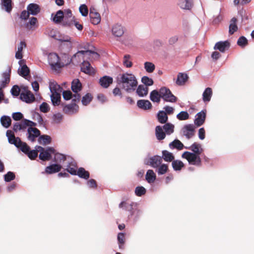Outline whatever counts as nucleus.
<instances>
[{
	"instance_id": "obj_28",
	"label": "nucleus",
	"mask_w": 254,
	"mask_h": 254,
	"mask_svg": "<svg viewBox=\"0 0 254 254\" xmlns=\"http://www.w3.org/2000/svg\"><path fill=\"white\" fill-rule=\"evenodd\" d=\"M47 31H48V35L50 37L54 38V39L59 40L61 41H64V42H69V39L68 37H67L66 39H59L58 38L59 33L58 32V31L56 30H55L54 29L48 28Z\"/></svg>"
},
{
	"instance_id": "obj_54",
	"label": "nucleus",
	"mask_w": 254,
	"mask_h": 254,
	"mask_svg": "<svg viewBox=\"0 0 254 254\" xmlns=\"http://www.w3.org/2000/svg\"><path fill=\"white\" fill-rule=\"evenodd\" d=\"M144 68L146 71L149 73H152L155 69V65L151 62H145L144 63Z\"/></svg>"
},
{
	"instance_id": "obj_52",
	"label": "nucleus",
	"mask_w": 254,
	"mask_h": 254,
	"mask_svg": "<svg viewBox=\"0 0 254 254\" xmlns=\"http://www.w3.org/2000/svg\"><path fill=\"white\" fill-rule=\"evenodd\" d=\"M75 18H64L62 25L64 27H70L73 25Z\"/></svg>"
},
{
	"instance_id": "obj_39",
	"label": "nucleus",
	"mask_w": 254,
	"mask_h": 254,
	"mask_svg": "<svg viewBox=\"0 0 254 254\" xmlns=\"http://www.w3.org/2000/svg\"><path fill=\"white\" fill-rule=\"evenodd\" d=\"M77 165L75 162H71L67 166L66 170L70 174L76 175Z\"/></svg>"
},
{
	"instance_id": "obj_8",
	"label": "nucleus",
	"mask_w": 254,
	"mask_h": 254,
	"mask_svg": "<svg viewBox=\"0 0 254 254\" xmlns=\"http://www.w3.org/2000/svg\"><path fill=\"white\" fill-rule=\"evenodd\" d=\"M55 151L53 147H48L45 151L40 153L39 158L43 161H49L52 158L51 154L55 153Z\"/></svg>"
},
{
	"instance_id": "obj_36",
	"label": "nucleus",
	"mask_w": 254,
	"mask_h": 254,
	"mask_svg": "<svg viewBox=\"0 0 254 254\" xmlns=\"http://www.w3.org/2000/svg\"><path fill=\"white\" fill-rule=\"evenodd\" d=\"M148 91V87L143 85H139L136 89V93L140 97H143L147 95Z\"/></svg>"
},
{
	"instance_id": "obj_25",
	"label": "nucleus",
	"mask_w": 254,
	"mask_h": 254,
	"mask_svg": "<svg viewBox=\"0 0 254 254\" xmlns=\"http://www.w3.org/2000/svg\"><path fill=\"white\" fill-rule=\"evenodd\" d=\"M71 90L74 93H78L82 89V84L78 79H74L71 83Z\"/></svg>"
},
{
	"instance_id": "obj_43",
	"label": "nucleus",
	"mask_w": 254,
	"mask_h": 254,
	"mask_svg": "<svg viewBox=\"0 0 254 254\" xmlns=\"http://www.w3.org/2000/svg\"><path fill=\"white\" fill-rule=\"evenodd\" d=\"M38 142L43 145L49 144L51 142V137L48 135H42L39 136Z\"/></svg>"
},
{
	"instance_id": "obj_4",
	"label": "nucleus",
	"mask_w": 254,
	"mask_h": 254,
	"mask_svg": "<svg viewBox=\"0 0 254 254\" xmlns=\"http://www.w3.org/2000/svg\"><path fill=\"white\" fill-rule=\"evenodd\" d=\"M182 157L186 159L190 164L197 166H201V159L197 154L186 151L182 154Z\"/></svg>"
},
{
	"instance_id": "obj_63",
	"label": "nucleus",
	"mask_w": 254,
	"mask_h": 254,
	"mask_svg": "<svg viewBox=\"0 0 254 254\" xmlns=\"http://www.w3.org/2000/svg\"><path fill=\"white\" fill-rule=\"evenodd\" d=\"M79 11L83 16L87 15L88 13V9L85 4H82L79 7Z\"/></svg>"
},
{
	"instance_id": "obj_59",
	"label": "nucleus",
	"mask_w": 254,
	"mask_h": 254,
	"mask_svg": "<svg viewBox=\"0 0 254 254\" xmlns=\"http://www.w3.org/2000/svg\"><path fill=\"white\" fill-rule=\"evenodd\" d=\"M141 81L146 86H151L153 84V80L151 78L146 76L142 77Z\"/></svg>"
},
{
	"instance_id": "obj_44",
	"label": "nucleus",
	"mask_w": 254,
	"mask_h": 254,
	"mask_svg": "<svg viewBox=\"0 0 254 254\" xmlns=\"http://www.w3.org/2000/svg\"><path fill=\"white\" fill-rule=\"evenodd\" d=\"M66 159V156L64 155V154L59 153H56L55 154L54 161L57 163L56 164H60L62 162L65 161Z\"/></svg>"
},
{
	"instance_id": "obj_41",
	"label": "nucleus",
	"mask_w": 254,
	"mask_h": 254,
	"mask_svg": "<svg viewBox=\"0 0 254 254\" xmlns=\"http://www.w3.org/2000/svg\"><path fill=\"white\" fill-rule=\"evenodd\" d=\"M76 175H78L81 178L87 180L89 178L90 174L89 172L86 171L84 168L81 167L78 169Z\"/></svg>"
},
{
	"instance_id": "obj_7",
	"label": "nucleus",
	"mask_w": 254,
	"mask_h": 254,
	"mask_svg": "<svg viewBox=\"0 0 254 254\" xmlns=\"http://www.w3.org/2000/svg\"><path fill=\"white\" fill-rule=\"evenodd\" d=\"M20 98L22 101L29 103L35 100V97L33 94L25 87L23 88L20 95Z\"/></svg>"
},
{
	"instance_id": "obj_26",
	"label": "nucleus",
	"mask_w": 254,
	"mask_h": 254,
	"mask_svg": "<svg viewBox=\"0 0 254 254\" xmlns=\"http://www.w3.org/2000/svg\"><path fill=\"white\" fill-rule=\"evenodd\" d=\"M155 135L158 140L164 139L166 137V133L163 131L162 127L160 126H157L155 127Z\"/></svg>"
},
{
	"instance_id": "obj_1",
	"label": "nucleus",
	"mask_w": 254,
	"mask_h": 254,
	"mask_svg": "<svg viewBox=\"0 0 254 254\" xmlns=\"http://www.w3.org/2000/svg\"><path fill=\"white\" fill-rule=\"evenodd\" d=\"M118 83L121 84L122 88L127 92H131L135 90L138 82L134 75L126 72L120 75Z\"/></svg>"
},
{
	"instance_id": "obj_17",
	"label": "nucleus",
	"mask_w": 254,
	"mask_h": 254,
	"mask_svg": "<svg viewBox=\"0 0 254 254\" xmlns=\"http://www.w3.org/2000/svg\"><path fill=\"white\" fill-rule=\"evenodd\" d=\"M62 168V166L59 164H53L45 168V172L48 174H52L59 172Z\"/></svg>"
},
{
	"instance_id": "obj_40",
	"label": "nucleus",
	"mask_w": 254,
	"mask_h": 254,
	"mask_svg": "<svg viewBox=\"0 0 254 254\" xmlns=\"http://www.w3.org/2000/svg\"><path fill=\"white\" fill-rule=\"evenodd\" d=\"M64 18V11L62 10H58L55 16L53 17V21L56 23H62Z\"/></svg>"
},
{
	"instance_id": "obj_53",
	"label": "nucleus",
	"mask_w": 254,
	"mask_h": 254,
	"mask_svg": "<svg viewBox=\"0 0 254 254\" xmlns=\"http://www.w3.org/2000/svg\"><path fill=\"white\" fill-rule=\"evenodd\" d=\"M118 241L120 249H124V245L125 243V236L123 233H120L118 235Z\"/></svg>"
},
{
	"instance_id": "obj_38",
	"label": "nucleus",
	"mask_w": 254,
	"mask_h": 254,
	"mask_svg": "<svg viewBox=\"0 0 254 254\" xmlns=\"http://www.w3.org/2000/svg\"><path fill=\"white\" fill-rule=\"evenodd\" d=\"M172 166L173 169L176 171H180L184 167V163L179 160H174L172 162Z\"/></svg>"
},
{
	"instance_id": "obj_10",
	"label": "nucleus",
	"mask_w": 254,
	"mask_h": 254,
	"mask_svg": "<svg viewBox=\"0 0 254 254\" xmlns=\"http://www.w3.org/2000/svg\"><path fill=\"white\" fill-rule=\"evenodd\" d=\"M183 131L186 137L190 139L194 135V127L191 124L185 125L183 128Z\"/></svg>"
},
{
	"instance_id": "obj_23",
	"label": "nucleus",
	"mask_w": 254,
	"mask_h": 254,
	"mask_svg": "<svg viewBox=\"0 0 254 254\" xmlns=\"http://www.w3.org/2000/svg\"><path fill=\"white\" fill-rule=\"evenodd\" d=\"M29 12L33 15H37L40 11V8L39 6L36 3H30L27 7Z\"/></svg>"
},
{
	"instance_id": "obj_49",
	"label": "nucleus",
	"mask_w": 254,
	"mask_h": 254,
	"mask_svg": "<svg viewBox=\"0 0 254 254\" xmlns=\"http://www.w3.org/2000/svg\"><path fill=\"white\" fill-rule=\"evenodd\" d=\"M85 54H92L95 55V58H98L99 57V55L94 52H92L90 50H87V51H79L77 52L74 55V56L72 57V59L73 60L74 58H76V57H78L80 55H83Z\"/></svg>"
},
{
	"instance_id": "obj_37",
	"label": "nucleus",
	"mask_w": 254,
	"mask_h": 254,
	"mask_svg": "<svg viewBox=\"0 0 254 254\" xmlns=\"http://www.w3.org/2000/svg\"><path fill=\"white\" fill-rule=\"evenodd\" d=\"M169 147L171 149H177L179 150L183 149L184 144L178 139H175L169 144Z\"/></svg>"
},
{
	"instance_id": "obj_46",
	"label": "nucleus",
	"mask_w": 254,
	"mask_h": 254,
	"mask_svg": "<svg viewBox=\"0 0 254 254\" xmlns=\"http://www.w3.org/2000/svg\"><path fill=\"white\" fill-rule=\"evenodd\" d=\"M169 171L168 166L167 164H161L157 168L156 171L157 172L158 175H162L166 173Z\"/></svg>"
},
{
	"instance_id": "obj_27",
	"label": "nucleus",
	"mask_w": 254,
	"mask_h": 254,
	"mask_svg": "<svg viewBox=\"0 0 254 254\" xmlns=\"http://www.w3.org/2000/svg\"><path fill=\"white\" fill-rule=\"evenodd\" d=\"M178 5L184 9H190L192 6L191 0H178Z\"/></svg>"
},
{
	"instance_id": "obj_20",
	"label": "nucleus",
	"mask_w": 254,
	"mask_h": 254,
	"mask_svg": "<svg viewBox=\"0 0 254 254\" xmlns=\"http://www.w3.org/2000/svg\"><path fill=\"white\" fill-rule=\"evenodd\" d=\"M186 148L191 150L193 154H197L198 156L201 154L203 150L201 147V145L197 142L193 143L190 147Z\"/></svg>"
},
{
	"instance_id": "obj_45",
	"label": "nucleus",
	"mask_w": 254,
	"mask_h": 254,
	"mask_svg": "<svg viewBox=\"0 0 254 254\" xmlns=\"http://www.w3.org/2000/svg\"><path fill=\"white\" fill-rule=\"evenodd\" d=\"M156 175L152 170H148L146 174V180L149 183H153L156 180Z\"/></svg>"
},
{
	"instance_id": "obj_33",
	"label": "nucleus",
	"mask_w": 254,
	"mask_h": 254,
	"mask_svg": "<svg viewBox=\"0 0 254 254\" xmlns=\"http://www.w3.org/2000/svg\"><path fill=\"white\" fill-rule=\"evenodd\" d=\"M212 95V89L210 87L206 88L202 94L203 101L204 102H209L210 101Z\"/></svg>"
},
{
	"instance_id": "obj_15",
	"label": "nucleus",
	"mask_w": 254,
	"mask_h": 254,
	"mask_svg": "<svg viewBox=\"0 0 254 254\" xmlns=\"http://www.w3.org/2000/svg\"><path fill=\"white\" fill-rule=\"evenodd\" d=\"M18 63L21 66V68L19 69L18 70L19 74L20 76L25 78L26 76L29 75L30 73V70L28 66L25 64V62L24 60L19 61Z\"/></svg>"
},
{
	"instance_id": "obj_48",
	"label": "nucleus",
	"mask_w": 254,
	"mask_h": 254,
	"mask_svg": "<svg viewBox=\"0 0 254 254\" xmlns=\"http://www.w3.org/2000/svg\"><path fill=\"white\" fill-rule=\"evenodd\" d=\"M162 127L166 134H171L174 132V126L171 123H165Z\"/></svg>"
},
{
	"instance_id": "obj_11",
	"label": "nucleus",
	"mask_w": 254,
	"mask_h": 254,
	"mask_svg": "<svg viewBox=\"0 0 254 254\" xmlns=\"http://www.w3.org/2000/svg\"><path fill=\"white\" fill-rule=\"evenodd\" d=\"M230 47V43L228 41H220L217 42L214 47L215 50H218L222 53H224L225 51L228 50Z\"/></svg>"
},
{
	"instance_id": "obj_47",
	"label": "nucleus",
	"mask_w": 254,
	"mask_h": 254,
	"mask_svg": "<svg viewBox=\"0 0 254 254\" xmlns=\"http://www.w3.org/2000/svg\"><path fill=\"white\" fill-rule=\"evenodd\" d=\"M11 0H2V6L5 11L10 12L12 10Z\"/></svg>"
},
{
	"instance_id": "obj_3",
	"label": "nucleus",
	"mask_w": 254,
	"mask_h": 254,
	"mask_svg": "<svg viewBox=\"0 0 254 254\" xmlns=\"http://www.w3.org/2000/svg\"><path fill=\"white\" fill-rule=\"evenodd\" d=\"M71 60L68 61L66 64L61 62L59 56L56 53L50 54L48 56V61L52 69L58 70L63 67L65 64L70 63Z\"/></svg>"
},
{
	"instance_id": "obj_60",
	"label": "nucleus",
	"mask_w": 254,
	"mask_h": 254,
	"mask_svg": "<svg viewBox=\"0 0 254 254\" xmlns=\"http://www.w3.org/2000/svg\"><path fill=\"white\" fill-rule=\"evenodd\" d=\"M26 155L31 160H34L38 156V150L30 149Z\"/></svg>"
},
{
	"instance_id": "obj_24",
	"label": "nucleus",
	"mask_w": 254,
	"mask_h": 254,
	"mask_svg": "<svg viewBox=\"0 0 254 254\" xmlns=\"http://www.w3.org/2000/svg\"><path fill=\"white\" fill-rule=\"evenodd\" d=\"M112 33L116 37H121L124 33L123 27L119 24L115 25L112 28Z\"/></svg>"
},
{
	"instance_id": "obj_32",
	"label": "nucleus",
	"mask_w": 254,
	"mask_h": 254,
	"mask_svg": "<svg viewBox=\"0 0 254 254\" xmlns=\"http://www.w3.org/2000/svg\"><path fill=\"white\" fill-rule=\"evenodd\" d=\"M157 118L158 122L161 124H165L168 120V117L167 113L164 111H160L158 112Z\"/></svg>"
},
{
	"instance_id": "obj_5",
	"label": "nucleus",
	"mask_w": 254,
	"mask_h": 254,
	"mask_svg": "<svg viewBox=\"0 0 254 254\" xmlns=\"http://www.w3.org/2000/svg\"><path fill=\"white\" fill-rule=\"evenodd\" d=\"M160 93L161 98L166 102L174 103L177 100V98L172 94L169 88L166 87H161L160 89Z\"/></svg>"
},
{
	"instance_id": "obj_29",
	"label": "nucleus",
	"mask_w": 254,
	"mask_h": 254,
	"mask_svg": "<svg viewBox=\"0 0 254 254\" xmlns=\"http://www.w3.org/2000/svg\"><path fill=\"white\" fill-rule=\"evenodd\" d=\"M10 69H9L8 72H4L2 74V77L3 80L0 82V86L4 88L10 82Z\"/></svg>"
},
{
	"instance_id": "obj_51",
	"label": "nucleus",
	"mask_w": 254,
	"mask_h": 254,
	"mask_svg": "<svg viewBox=\"0 0 254 254\" xmlns=\"http://www.w3.org/2000/svg\"><path fill=\"white\" fill-rule=\"evenodd\" d=\"M0 122L4 127L7 128L11 125V120L9 117L3 116L0 119Z\"/></svg>"
},
{
	"instance_id": "obj_34",
	"label": "nucleus",
	"mask_w": 254,
	"mask_h": 254,
	"mask_svg": "<svg viewBox=\"0 0 254 254\" xmlns=\"http://www.w3.org/2000/svg\"><path fill=\"white\" fill-rule=\"evenodd\" d=\"M51 101L54 106H59L61 103V93H52L51 95Z\"/></svg>"
},
{
	"instance_id": "obj_62",
	"label": "nucleus",
	"mask_w": 254,
	"mask_h": 254,
	"mask_svg": "<svg viewBox=\"0 0 254 254\" xmlns=\"http://www.w3.org/2000/svg\"><path fill=\"white\" fill-rule=\"evenodd\" d=\"M63 116L61 113H57L54 115L53 119V121L56 124L60 123L63 120Z\"/></svg>"
},
{
	"instance_id": "obj_58",
	"label": "nucleus",
	"mask_w": 254,
	"mask_h": 254,
	"mask_svg": "<svg viewBox=\"0 0 254 254\" xmlns=\"http://www.w3.org/2000/svg\"><path fill=\"white\" fill-rule=\"evenodd\" d=\"M15 178V176L14 173L9 171L4 175V181L6 182H10L13 180Z\"/></svg>"
},
{
	"instance_id": "obj_14",
	"label": "nucleus",
	"mask_w": 254,
	"mask_h": 254,
	"mask_svg": "<svg viewBox=\"0 0 254 254\" xmlns=\"http://www.w3.org/2000/svg\"><path fill=\"white\" fill-rule=\"evenodd\" d=\"M206 111L205 110H202L196 114V118L194 120V124L197 126L200 127L203 124L206 119Z\"/></svg>"
},
{
	"instance_id": "obj_16",
	"label": "nucleus",
	"mask_w": 254,
	"mask_h": 254,
	"mask_svg": "<svg viewBox=\"0 0 254 254\" xmlns=\"http://www.w3.org/2000/svg\"><path fill=\"white\" fill-rule=\"evenodd\" d=\"M162 162L161 157L155 155L149 158L147 164L153 168H157L161 165Z\"/></svg>"
},
{
	"instance_id": "obj_9",
	"label": "nucleus",
	"mask_w": 254,
	"mask_h": 254,
	"mask_svg": "<svg viewBox=\"0 0 254 254\" xmlns=\"http://www.w3.org/2000/svg\"><path fill=\"white\" fill-rule=\"evenodd\" d=\"M89 16L91 22L94 25L98 24L101 21L100 15L94 8L90 9Z\"/></svg>"
},
{
	"instance_id": "obj_2",
	"label": "nucleus",
	"mask_w": 254,
	"mask_h": 254,
	"mask_svg": "<svg viewBox=\"0 0 254 254\" xmlns=\"http://www.w3.org/2000/svg\"><path fill=\"white\" fill-rule=\"evenodd\" d=\"M6 134L8 142L10 144H14L17 148H19L25 154H26L30 149V147L25 142H22L19 137H16L13 131L11 130H7Z\"/></svg>"
},
{
	"instance_id": "obj_6",
	"label": "nucleus",
	"mask_w": 254,
	"mask_h": 254,
	"mask_svg": "<svg viewBox=\"0 0 254 254\" xmlns=\"http://www.w3.org/2000/svg\"><path fill=\"white\" fill-rule=\"evenodd\" d=\"M63 112L67 115L76 114L79 111V106L75 103H71L68 104H62Z\"/></svg>"
},
{
	"instance_id": "obj_31",
	"label": "nucleus",
	"mask_w": 254,
	"mask_h": 254,
	"mask_svg": "<svg viewBox=\"0 0 254 254\" xmlns=\"http://www.w3.org/2000/svg\"><path fill=\"white\" fill-rule=\"evenodd\" d=\"M160 95V90H154L150 93V99L153 102L159 103L161 98Z\"/></svg>"
},
{
	"instance_id": "obj_61",
	"label": "nucleus",
	"mask_w": 254,
	"mask_h": 254,
	"mask_svg": "<svg viewBox=\"0 0 254 254\" xmlns=\"http://www.w3.org/2000/svg\"><path fill=\"white\" fill-rule=\"evenodd\" d=\"M237 44L241 47H245L248 44V40L245 37L241 36L238 39Z\"/></svg>"
},
{
	"instance_id": "obj_21",
	"label": "nucleus",
	"mask_w": 254,
	"mask_h": 254,
	"mask_svg": "<svg viewBox=\"0 0 254 254\" xmlns=\"http://www.w3.org/2000/svg\"><path fill=\"white\" fill-rule=\"evenodd\" d=\"M49 87L52 94L61 93L63 90V88L55 81H51L50 82Z\"/></svg>"
},
{
	"instance_id": "obj_56",
	"label": "nucleus",
	"mask_w": 254,
	"mask_h": 254,
	"mask_svg": "<svg viewBox=\"0 0 254 254\" xmlns=\"http://www.w3.org/2000/svg\"><path fill=\"white\" fill-rule=\"evenodd\" d=\"M130 56L129 55H126L124 57V65L127 67H130L132 65V62L129 61Z\"/></svg>"
},
{
	"instance_id": "obj_35",
	"label": "nucleus",
	"mask_w": 254,
	"mask_h": 254,
	"mask_svg": "<svg viewBox=\"0 0 254 254\" xmlns=\"http://www.w3.org/2000/svg\"><path fill=\"white\" fill-rule=\"evenodd\" d=\"M237 21V19L235 17H233L230 21L229 32L231 35L233 34L234 32L238 30V26L236 24Z\"/></svg>"
},
{
	"instance_id": "obj_22",
	"label": "nucleus",
	"mask_w": 254,
	"mask_h": 254,
	"mask_svg": "<svg viewBox=\"0 0 254 254\" xmlns=\"http://www.w3.org/2000/svg\"><path fill=\"white\" fill-rule=\"evenodd\" d=\"M189 78L186 73L180 72L178 74L176 84L179 86L184 85Z\"/></svg>"
},
{
	"instance_id": "obj_12",
	"label": "nucleus",
	"mask_w": 254,
	"mask_h": 254,
	"mask_svg": "<svg viewBox=\"0 0 254 254\" xmlns=\"http://www.w3.org/2000/svg\"><path fill=\"white\" fill-rule=\"evenodd\" d=\"M81 71L89 74L92 75L95 73V70L91 66L89 62L84 61L81 65Z\"/></svg>"
},
{
	"instance_id": "obj_42",
	"label": "nucleus",
	"mask_w": 254,
	"mask_h": 254,
	"mask_svg": "<svg viewBox=\"0 0 254 254\" xmlns=\"http://www.w3.org/2000/svg\"><path fill=\"white\" fill-rule=\"evenodd\" d=\"M26 47V43L21 41L19 45L18 46L17 51L15 54V58L17 59H21L23 57L22 51L24 47Z\"/></svg>"
},
{
	"instance_id": "obj_19",
	"label": "nucleus",
	"mask_w": 254,
	"mask_h": 254,
	"mask_svg": "<svg viewBox=\"0 0 254 254\" xmlns=\"http://www.w3.org/2000/svg\"><path fill=\"white\" fill-rule=\"evenodd\" d=\"M137 106L144 110H150L152 107L151 102L147 100H139L137 102Z\"/></svg>"
},
{
	"instance_id": "obj_18",
	"label": "nucleus",
	"mask_w": 254,
	"mask_h": 254,
	"mask_svg": "<svg viewBox=\"0 0 254 254\" xmlns=\"http://www.w3.org/2000/svg\"><path fill=\"white\" fill-rule=\"evenodd\" d=\"M113 82V78L107 75L101 77L99 81L100 85L105 88H108Z\"/></svg>"
},
{
	"instance_id": "obj_50",
	"label": "nucleus",
	"mask_w": 254,
	"mask_h": 254,
	"mask_svg": "<svg viewBox=\"0 0 254 254\" xmlns=\"http://www.w3.org/2000/svg\"><path fill=\"white\" fill-rule=\"evenodd\" d=\"M93 96L90 93H88L82 97L81 99L82 104L84 106H87L91 102Z\"/></svg>"
},
{
	"instance_id": "obj_55",
	"label": "nucleus",
	"mask_w": 254,
	"mask_h": 254,
	"mask_svg": "<svg viewBox=\"0 0 254 254\" xmlns=\"http://www.w3.org/2000/svg\"><path fill=\"white\" fill-rule=\"evenodd\" d=\"M146 193L145 189L142 186L137 187L135 190V193L138 196H141Z\"/></svg>"
},
{
	"instance_id": "obj_64",
	"label": "nucleus",
	"mask_w": 254,
	"mask_h": 254,
	"mask_svg": "<svg viewBox=\"0 0 254 254\" xmlns=\"http://www.w3.org/2000/svg\"><path fill=\"white\" fill-rule=\"evenodd\" d=\"M20 89L17 85H14L11 89V93L14 96H18L20 94Z\"/></svg>"
},
{
	"instance_id": "obj_57",
	"label": "nucleus",
	"mask_w": 254,
	"mask_h": 254,
	"mask_svg": "<svg viewBox=\"0 0 254 254\" xmlns=\"http://www.w3.org/2000/svg\"><path fill=\"white\" fill-rule=\"evenodd\" d=\"M177 117L179 120H186L189 118V115L187 112L182 111L177 115Z\"/></svg>"
},
{
	"instance_id": "obj_30",
	"label": "nucleus",
	"mask_w": 254,
	"mask_h": 254,
	"mask_svg": "<svg viewBox=\"0 0 254 254\" xmlns=\"http://www.w3.org/2000/svg\"><path fill=\"white\" fill-rule=\"evenodd\" d=\"M162 156V160L163 159L166 162H173L174 160L175 157L173 153L170 152L167 150H163Z\"/></svg>"
},
{
	"instance_id": "obj_13",
	"label": "nucleus",
	"mask_w": 254,
	"mask_h": 254,
	"mask_svg": "<svg viewBox=\"0 0 254 254\" xmlns=\"http://www.w3.org/2000/svg\"><path fill=\"white\" fill-rule=\"evenodd\" d=\"M27 132L28 138L32 142H34L36 138L40 135V131L35 127H28Z\"/></svg>"
}]
</instances>
